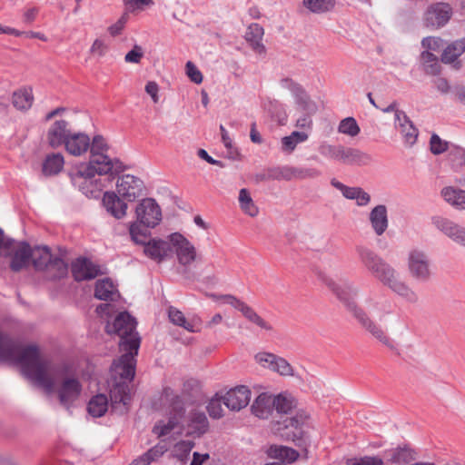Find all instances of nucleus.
<instances>
[{
  "mask_svg": "<svg viewBox=\"0 0 465 465\" xmlns=\"http://www.w3.org/2000/svg\"><path fill=\"white\" fill-rule=\"evenodd\" d=\"M79 167L84 169L85 175H114L124 170V163L117 158H112L106 154L91 155L86 163H82Z\"/></svg>",
  "mask_w": 465,
  "mask_h": 465,
  "instance_id": "obj_7",
  "label": "nucleus"
},
{
  "mask_svg": "<svg viewBox=\"0 0 465 465\" xmlns=\"http://www.w3.org/2000/svg\"><path fill=\"white\" fill-rule=\"evenodd\" d=\"M0 361L19 365L22 373L46 393L55 391L60 403L67 409L80 397L79 380L66 374L63 366L53 363L35 345H22L0 336Z\"/></svg>",
  "mask_w": 465,
  "mask_h": 465,
  "instance_id": "obj_1",
  "label": "nucleus"
},
{
  "mask_svg": "<svg viewBox=\"0 0 465 465\" xmlns=\"http://www.w3.org/2000/svg\"><path fill=\"white\" fill-rule=\"evenodd\" d=\"M285 84L291 89L292 93L295 96L297 109L307 115L313 114L316 110V104L309 98L305 91L302 86L290 80H285Z\"/></svg>",
  "mask_w": 465,
  "mask_h": 465,
  "instance_id": "obj_25",
  "label": "nucleus"
},
{
  "mask_svg": "<svg viewBox=\"0 0 465 465\" xmlns=\"http://www.w3.org/2000/svg\"><path fill=\"white\" fill-rule=\"evenodd\" d=\"M423 70L427 74L437 75L440 73L441 66L437 56L430 51H424L420 54Z\"/></svg>",
  "mask_w": 465,
  "mask_h": 465,
  "instance_id": "obj_41",
  "label": "nucleus"
},
{
  "mask_svg": "<svg viewBox=\"0 0 465 465\" xmlns=\"http://www.w3.org/2000/svg\"><path fill=\"white\" fill-rule=\"evenodd\" d=\"M68 127L69 123L64 120H57L51 124L47 131L46 139L52 148L55 149L65 144L71 134Z\"/></svg>",
  "mask_w": 465,
  "mask_h": 465,
  "instance_id": "obj_23",
  "label": "nucleus"
},
{
  "mask_svg": "<svg viewBox=\"0 0 465 465\" xmlns=\"http://www.w3.org/2000/svg\"><path fill=\"white\" fill-rule=\"evenodd\" d=\"M407 265L411 277L417 282H426L432 276L429 256L420 250L413 249L409 252Z\"/></svg>",
  "mask_w": 465,
  "mask_h": 465,
  "instance_id": "obj_8",
  "label": "nucleus"
},
{
  "mask_svg": "<svg viewBox=\"0 0 465 465\" xmlns=\"http://www.w3.org/2000/svg\"><path fill=\"white\" fill-rule=\"evenodd\" d=\"M239 205L241 210L247 215L251 217H255L259 213V209L254 203L250 192L242 188L239 192L238 196Z\"/></svg>",
  "mask_w": 465,
  "mask_h": 465,
  "instance_id": "obj_39",
  "label": "nucleus"
},
{
  "mask_svg": "<svg viewBox=\"0 0 465 465\" xmlns=\"http://www.w3.org/2000/svg\"><path fill=\"white\" fill-rule=\"evenodd\" d=\"M127 21H128L127 15L126 14L122 15L121 17L114 24H113L112 25H110L107 28L109 35L113 37L120 35L122 34V32L124 31Z\"/></svg>",
  "mask_w": 465,
  "mask_h": 465,
  "instance_id": "obj_57",
  "label": "nucleus"
},
{
  "mask_svg": "<svg viewBox=\"0 0 465 465\" xmlns=\"http://www.w3.org/2000/svg\"><path fill=\"white\" fill-rule=\"evenodd\" d=\"M90 153L91 155L106 154L109 150V144L105 138L100 134L94 135L90 139Z\"/></svg>",
  "mask_w": 465,
  "mask_h": 465,
  "instance_id": "obj_49",
  "label": "nucleus"
},
{
  "mask_svg": "<svg viewBox=\"0 0 465 465\" xmlns=\"http://www.w3.org/2000/svg\"><path fill=\"white\" fill-rule=\"evenodd\" d=\"M321 175V172L316 168H297L294 167V179L316 178Z\"/></svg>",
  "mask_w": 465,
  "mask_h": 465,
  "instance_id": "obj_58",
  "label": "nucleus"
},
{
  "mask_svg": "<svg viewBox=\"0 0 465 465\" xmlns=\"http://www.w3.org/2000/svg\"><path fill=\"white\" fill-rule=\"evenodd\" d=\"M256 361L263 367L279 373L282 376H292L293 368L283 358L278 357L272 353L261 352L255 356Z\"/></svg>",
  "mask_w": 465,
  "mask_h": 465,
  "instance_id": "obj_21",
  "label": "nucleus"
},
{
  "mask_svg": "<svg viewBox=\"0 0 465 465\" xmlns=\"http://www.w3.org/2000/svg\"><path fill=\"white\" fill-rule=\"evenodd\" d=\"M452 9L447 3L431 5L424 14V25L431 29L445 25L450 19Z\"/></svg>",
  "mask_w": 465,
  "mask_h": 465,
  "instance_id": "obj_17",
  "label": "nucleus"
},
{
  "mask_svg": "<svg viewBox=\"0 0 465 465\" xmlns=\"http://www.w3.org/2000/svg\"><path fill=\"white\" fill-rule=\"evenodd\" d=\"M326 284L336 294L338 299L344 303L348 311L367 332L382 344L389 347L391 346V340L385 330L373 321L368 312L355 302V298L359 294V288L357 286L351 282L338 285L331 280L326 281Z\"/></svg>",
  "mask_w": 465,
  "mask_h": 465,
  "instance_id": "obj_4",
  "label": "nucleus"
},
{
  "mask_svg": "<svg viewBox=\"0 0 465 465\" xmlns=\"http://www.w3.org/2000/svg\"><path fill=\"white\" fill-rule=\"evenodd\" d=\"M357 251L361 262L382 285L408 302H418L419 297L416 292L410 287L391 264L371 249L359 247Z\"/></svg>",
  "mask_w": 465,
  "mask_h": 465,
  "instance_id": "obj_3",
  "label": "nucleus"
},
{
  "mask_svg": "<svg viewBox=\"0 0 465 465\" xmlns=\"http://www.w3.org/2000/svg\"><path fill=\"white\" fill-rule=\"evenodd\" d=\"M209 422L204 412L193 410L190 411L186 424L183 425V430L186 436L193 438H200L207 432Z\"/></svg>",
  "mask_w": 465,
  "mask_h": 465,
  "instance_id": "obj_19",
  "label": "nucleus"
},
{
  "mask_svg": "<svg viewBox=\"0 0 465 465\" xmlns=\"http://www.w3.org/2000/svg\"><path fill=\"white\" fill-rule=\"evenodd\" d=\"M337 163L345 165H368L372 162L371 156L357 148L347 147L341 144Z\"/></svg>",
  "mask_w": 465,
  "mask_h": 465,
  "instance_id": "obj_22",
  "label": "nucleus"
},
{
  "mask_svg": "<svg viewBox=\"0 0 465 465\" xmlns=\"http://www.w3.org/2000/svg\"><path fill=\"white\" fill-rule=\"evenodd\" d=\"M135 216L140 224L153 228L162 220V211L155 200L144 198L136 205Z\"/></svg>",
  "mask_w": 465,
  "mask_h": 465,
  "instance_id": "obj_12",
  "label": "nucleus"
},
{
  "mask_svg": "<svg viewBox=\"0 0 465 465\" xmlns=\"http://www.w3.org/2000/svg\"><path fill=\"white\" fill-rule=\"evenodd\" d=\"M465 51V39L458 40L449 45L443 51L441 62L444 64L454 63Z\"/></svg>",
  "mask_w": 465,
  "mask_h": 465,
  "instance_id": "obj_37",
  "label": "nucleus"
},
{
  "mask_svg": "<svg viewBox=\"0 0 465 465\" xmlns=\"http://www.w3.org/2000/svg\"><path fill=\"white\" fill-rule=\"evenodd\" d=\"M185 69L186 74L192 82L197 84L203 82V74L193 62L188 61L185 64Z\"/></svg>",
  "mask_w": 465,
  "mask_h": 465,
  "instance_id": "obj_59",
  "label": "nucleus"
},
{
  "mask_svg": "<svg viewBox=\"0 0 465 465\" xmlns=\"http://www.w3.org/2000/svg\"><path fill=\"white\" fill-rule=\"evenodd\" d=\"M34 103V94L31 87H23L14 92L12 95L13 105L21 111L30 109Z\"/></svg>",
  "mask_w": 465,
  "mask_h": 465,
  "instance_id": "obj_35",
  "label": "nucleus"
},
{
  "mask_svg": "<svg viewBox=\"0 0 465 465\" xmlns=\"http://www.w3.org/2000/svg\"><path fill=\"white\" fill-rule=\"evenodd\" d=\"M309 135L305 132L294 131L290 135L282 138V150L284 153H292L297 144L307 141Z\"/></svg>",
  "mask_w": 465,
  "mask_h": 465,
  "instance_id": "obj_40",
  "label": "nucleus"
},
{
  "mask_svg": "<svg viewBox=\"0 0 465 465\" xmlns=\"http://www.w3.org/2000/svg\"><path fill=\"white\" fill-rule=\"evenodd\" d=\"M166 450L167 448L164 444H157L143 454L146 456V458H148L149 461L152 463L157 460L160 457H162Z\"/></svg>",
  "mask_w": 465,
  "mask_h": 465,
  "instance_id": "obj_61",
  "label": "nucleus"
},
{
  "mask_svg": "<svg viewBox=\"0 0 465 465\" xmlns=\"http://www.w3.org/2000/svg\"><path fill=\"white\" fill-rule=\"evenodd\" d=\"M271 455L275 459L282 460L288 463L295 461L299 457L297 450L284 446L272 448Z\"/></svg>",
  "mask_w": 465,
  "mask_h": 465,
  "instance_id": "obj_45",
  "label": "nucleus"
},
{
  "mask_svg": "<svg viewBox=\"0 0 465 465\" xmlns=\"http://www.w3.org/2000/svg\"><path fill=\"white\" fill-rule=\"evenodd\" d=\"M272 400L274 401L273 409H275L278 413L287 414L296 406L295 400L292 396L278 394L272 397Z\"/></svg>",
  "mask_w": 465,
  "mask_h": 465,
  "instance_id": "obj_42",
  "label": "nucleus"
},
{
  "mask_svg": "<svg viewBox=\"0 0 465 465\" xmlns=\"http://www.w3.org/2000/svg\"><path fill=\"white\" fill-rule=\"evenodd\" d=\"M168 316L170 321L180 327L184 328L188 331L197 332L201 330V321L198 318L187 320L183 313L174 307H170L168 310Z\"/></svg>",
  "mask_w": 465,
  "mask_h": 465,
  "instance_id": "obj_32",
  "label": "nucleus"
},
{
  "mask_svg": "<svg viewBox=\"0 0 465 465\" xmlns=\"http://www.w3.org/2000/svg\"><path fill=\"white\" fill-rule=\"evenodd\" d=\"M268 178L272 180L291 181L294 179V167L282 166L270 169L268 171Z\"/></svg>",
  "mask_w": 465,
  "mask_h": 465,
  "instance_id": "obj_48",
  "label": "nucleus"
},
{
  "mask_svg": "<svg viewBox=\"0 0 465 465\" xmlns=\"http://www.w3.org/2000/svg\"><path fill=\"white\" fill-rule=\"evenodd\" d=\"M395 126L401 134L406 143L411 145L416 142L418 130L413 126L404 112H396Z\"/></svg>",
  "mask_w": 465,
  "mask_h": 465,
  "instance_id": "obj_28",
  "label": "nucleus"
},
{
  "mask_svg": "<svg viewBox=\"0 0 465 465\" xmlns=\"http://www.w3.org/2000/svg\"><path fill=\"white\" fill-rule=\"evenodd\" d=\"M416 458L415 452L408 448L395 449L391 452L389 460L397 464H407L414 460Z\"/></svg>",
  "mask_w": 465,
  "mask_h": 465,
  "instance_id": "obj_43",
  "label": "nucleus"
},
{
  "mask_svg": "<svg viewBox=\"0 0 465 465\" xmlns=\"http://www.w3.org/2000/svg\"><path fill=\"white\" fill-rule=\"evenodd\" d=\"M145 92L151 96L153 103L159 102V85L154 81H149L145 85Z\"/></svg>",
  "mask_w": 465,
  "mask_h": 465,
  "instance_id": "obj_64",
  "label": "nucleus"
},
{
  "mask_svg": "<svg viewBox=\"0 0 465 465\" xmlns=\"http://www.w3.org/2000/svg\"><path fill=\"white\" fill-rule=\"evenodd\" d=\"M331 183L333 187L340 190L343 196L347 199L355 200L357 193H359L361 188L360 187H349L345 184L341 183V182L337 181L336 179H332L331 181Z\"/></svg>",
  "mask_w": 465,
  "mask_h": 465,
  "instance_id": "obj_54",
  "label": "nucleus"
},
{
  "mask_svg": "<svg viewBox=\"0 0 465 465\" xmlns=\"http://www.w3.org/2000/svg\"><path fill=\"white\" fill-rule=\"evenodd\" d=\"M129 232L134 242L144 245L145 255L153 260L161 262L171 252L169 240L152 239L147 242V231L141 229L137 223L130 224Z\"/></svg>",
  "mask_w": 465,
  "mask_h": 465,
  "instance_id": "obj_6",
  "label": "nucleus"
},
{
  "mask_svg": "<svg viewBox=\"0 0 465 465\" xmlns=\"http://www.w3.org/2000/svg\"><path fill=\"white\" fill-rule=\"evenodd\" d=\"M369 220L374 232L381 236L389 226L387 208L383 204L375 206L370 213Z\"/></svg>",
  "mask_w": 465,
  "mask_h": 465,
  "instance_id": "obj_29",
  "label": "nucleus"
},
{
  "mask_svg": "<svg viewBox=\"0 0 465 465\" xmlns=\"http://www.w3.org/2000/svg\"><path fill=\"white\" fill-rule=\"evenodd\" d=\"M363 303L368 312L382 321L386 315L392 313L390 299L381 291H371L364 298Z\"/></svg>",
  "mask_w": 465,
  "mask_h": 465,
  "instance_id": "obj_13",
  "label": "nucleus"
},
{
  "mask_svg": "<svg viewBox=\"0 0 465 465\" xmlns=\"http://www.w3.org/2000/svg\"><path fill=\"white\" fill-rule=\"evenodd\" d=\"M64 146L69 154L80 157L89 151L90 137L84 133H71Z\"/></svg>",
  "mask_w": 465,
  "mask_h": 465,
  "instance_id": "obj_24",
  "label": "nucleus"
},
{
  "mask_svg": "<svg viewBox=\"0 0 465 465\" xmlns=\"http://www.w3.org/2000/svg\"><path fill=\"white\" fill-rule=\"evenodd\" d=\"M421 45L427 49L426 51H439L443 45V40L440 37L429 36L422 40Z\"/></svg>",
  "mask_w": 465,
  "mask_h": 465,
  "instance_id": "obj_60",
  "label": "nucleus"
},
{
  "mask_svg": "<svg viewBox=\"0 0 465 465\" xmlns=\"http://www.w3.org/2000/svg\"><path fill=\"white\" fill-rule=\"evenodd\" d=\"M223 398H213L207 405V411L210 417L213 419H220L223 415V409L222 407Z\"/></svg>",
  "mask_w": 465,
  "mask_h": 465,
  "instance_id": "obj_55",
  "label": "nucleus"
},
{
  "mask_svg": "<svg viewBox=\"0 0 465 465\" xmlns=\"http://www.w3.org/2000/svg\"><path fill=\"white\" fill-rule=\"evenodd\" d=\"M84 168L78 166L72 174V181L85 196L96 199L104 189V183L100 178L84 174Z\"/></svg>",
  "mask_w": 465,
  "mask_h": 465,
  "instance_id": "obj_14",
  "label": "nucleus"
},
{
  "mask_svg": "<svg viewBox=\"0 0 465 465\" xmlns=\"http://www.w3.org/2000/svg\"><path fill=\"white\" fill-rule=\"evenodd\" d=\"M160 401L163 406L169 410V419L167 420H159L153 428V433L158 438L168 436L173 430L178 429L183 430L180 421L184 415V401L181 396L169 387L163 390L160 396Z\"/></svg>",
  "mask_w": 465,
  "mask_h": 465,
  "instance_id": "obj_5",
  "label": "nucleus"
},
{
  "mask_svg": "<svg viewBox=\"0 0 465 465\" xmlns=\"http://www.w3.org/2000/svg\"><path fill=\"white\" fill-rule=\"evenodd\" d=\"M194 447V442L192 440H181L173 447V455L182 462L188 460L191 450Z\"/></svg>",
  "mask_w": 465,
  "mask_h": 465,
  "instance_id": "obj_47",
  "label": "nucleus"
},
{
  "mask_svg": "<svg viewBox=\"0 0 465 465\" xmlns=\"http://www.w3.org/2000/svg\"><path fill=\"white\" fill-rule=\"evenodd\" d=\"M144 55L143 49L141 45H134L133 49L124 55L126 64H139Z\"/></svg>",
  "mask_w": 465,
  "mask_h": 465,
  "instance_id": "obj_56",
  "label": "nucleus"
},
{
  "mask_svg": "<svg viewBox=\"0 0 465 465\" xmlns=\"http://www.w3.org/2000/svg\"><path fill=\"white\" fill-rule=\"evenodd\" d=\"M352 465H383V460L376 456H365L356 460Z\"/></svg>",
  "mask_w": 465,
  "mask_h": 465,
  "instance_id": "obj_63",
  "label": "nucleus"
},
{
  "mask_svg": "<svg viewBox=\"0 0 465 465\" xmlns=\"http://www.w3.org/2000/svg\"><path fill=\"white\" fill-rule=\"evenodd\" d=\"M31 260L36 270L42 271L54 267L57 268L61 274L66 272V266L64 261L58 257H53L47 247L31 249Z\"/></svg>",
  "mask_w": 465,
  "mask_h": 465,
  "instance_id": "obj_16",
  "label": "nucleus"
},
{
  "mask_svg": "<svg viewBox=\"0 0 465 465\" xmlns=\"http://www.w3.org/2000/svg\"><path fill=\"white\" fill-rule=\"evenodd\" d=\"M444 201L458 210H465V190L446 186L440 192Z\"/></svg>",
  "mask_w": 465,
  "mask_h": 465,
  "instance_id": "obj_34",
  "label": "nucleus"
},
{
  "mask_svg": "<svg viewBox=\"0 0 465 465\" xmlns=\"http://www.w3.org/2000/svg\"><path fill=\"white\" fill-rule=\"evenodd\" d=\"M360 126L353 117L342 119L338 126V132L351 137H355L360 134Z\"/></svg>",
  "mask_w": 465,
  "mask_h": 465,
  "instance_id": "obj_46",
  "label": "nucleus"
},
{
  "mask_svg": "<svg viewBox=\"0 0 465 465\" xmlns=\"http://www.w3.org/2000/svg\"><path fill=\"white\" fill-rule=\"evenodd\" d=\"M154 5L153 0H124L125 13H137Z\"/></svg>",
  "mask_w": 465,
  "mask_h": 465,
  "instance_id": "obj_51",
  "label": "nucleus"
},
{
  "mask_svg": "<svg viewBox=\"0 0 465 465\" xmlns=\"http://www.w3.org/2000/svg\"><path fill=\"white\" fill-rule=\"evenodd\" d=\"M263 35V28L256 23L250 25L245 34V40L249 43L252 49L259 55H264L266 53V48L262 42Z\"/></svg>",
  "mask_w": 465,
  "mask_h": 465,
  "instance_id": "obj_30",
  "label": "nucleus"
},
{
  "mask_svg": "<svg viewBox=\"0 0 465 465\" xmlns=\"http://www.w3.org/2000/svg\"><path fill=\"white\" fill-rule=\"evenodd\" d=\"M109 49L110 46L108 42L104 38L98 37L94 40L93 44L90 46L89 52L91 55L102 58L107 54Z\"/></svg>",
  "mask_w": 465,
  "mask_h": 465,
  "instance_id": "obj_50",
  "label": "nucleus"
},
{
  "mask_svg": "<svg viewBox=\"0 0 465 465\" xmlns=\"http://www.w3.org/2000/svg\"><path fill=\"white\" fill-rule=\"evenodd\" d=\"M272 396L261 393L251 406L252 413L259 419H268L273 411Z\"/></svg>",
  "mask_w": 465,
  "mask_h": 465,
  "instance_id": "obj_31",
  "label": "nucleus"
},
{
  "mask_svg": "<svg viewBox=\"0 0 465 465\" xmlns=\"http://www.w3.org/2000/svg\"><path fill=\"white\" fill-rule=\"evenodd\" d=\"M64 164V158L60 153H53L46 155L42 171L45 175L51 176L59 173Z\"/></svg>",
  "mask_w": 465,
  "mask_h": 465,
  "instance_id": "obj_36",
  "label": "nucleus"
},
{
  "mask_svg": "<svg viewBox=\"0 0 465 465\" xmlns=\"http://www.w3.org/2000/svg\"><path fill=\"white\" fill-rule=\"evenodd\" d=\"M99 272V267L85 258H79L72 263V273L76 281L94 279Z\"/></svg>",
  "mask_w": 465,
  "mask_h": 465,
  "instance_id": "obj_26",
  "label": "nucleus"
},
{
  "mask_svg": "<svg viewBox=\"0 0 465 465\" xmlns=\"http://www.w3.org/2000/svg\"><path fill=\"white\" fill-rule=\"evenodd\" d=\"M136 321L128 312H121L112 324H107L106 331L115 333L121 338L120 347L125 351L114 361L108 381L109 394L113 408L122 404L126 406L131 401L129 383L135 374V356L140 347V338L135 331Z\"/></svg>",
  "mask_w": 465,
  "mask_h": 465,
  "instance_id": "obj_2",
  "label": "nucleus"
},
{
  "mask_svg": "<svg viewBox=\"0 0 465 465\" xmlns=\"http://www.w3.org/2000/svg\"><path fill=\"white\" fill-rule=\"evenodd\" d=\"M307 420L308 416L306 413L299 411L293 417L285 418L282 421L274 422L272 430L281 437L294 441L302 438V429Z\"/></svg>",
  "mask_w": 465,
  "mask_h": 465,
  "instance_id": "obj_9",
  "label": "nucleus"
},
{
  "mask_svg": "<svg viewBox=\"0 0 465 465\" xmlns=\"http://www.w3.org/2000/svg\"><path fill=\"white\" fill-rule=\"evenodd\" d=\"M430 150L434 154L441 153L447 150V143L437 134H433L430 138Z\"/></svg>",
  "mask_w": 465,
  "mask_h": 465,
  "instance_id": "obj_62",
  "label": "nucleus"
},
{
  "mask_svg": "<svg viewBox=\"0 0 465 465\" xmlns=\"http://www.w3.org/2000/svg\"><path fill=\"white\" fill-rule=\"evenodd\" d=\"M252 392L247 386H236L223 396V403L231 411H239L249 404Z\"/></svg>",
  "mask_w": 465,
  "mask_h": 465,
  "instance_id": "obj_18",
  "label": "nucleus"
},
{
  "mask_svg": "<svg viewBox=\"0 0 465 465\" xmlns=\"http://www.w3.org/2000/svg\"><path fill=\"white\" fill-rule=\"evenodd\" d=\"M341 144H331L328 143H322L319 146V153L324 158L331 160V161H337L338 153L340 150Z\"/></svg>",
  "mask_w": 465,
  "mask_h": 465,
  "instance_id": "obj_53",
  "label": "nucleus"
},
{
  "mask_svg": "<svg viewBox=\"0 0 465 465\" xmlns=\"http://www.w3.org/2000/svg\"><path fill=\"white\" fill-rule=\"evenodd\" d=\"M120 296L111 279L98 280L95 283L94 297L103 301H115Z\"/></svg>",
  "mask_w": 465,
  "mask_h": 465,
  "instance_id": "obj_33",
  "label": "nucleus"
},
{
  "mask_svg": "<svg viewBox=\"0 0 465 465\" xmlns=\"http://www.w3.org/2000/svg\"><path fill=\"white\" fill-rule=\"evenodd\" d=\"M103 204L106 211L116 219H122L126 215L127 203L114 192H105L104 193Z\"/></svg>",
  "mask_w": 465,
  "mask_h": 465,
  "instance_id": "obj_27",
  "label": "nucleus"
},
{
  "mask_svg": "<svg viewBox=\"0 0 465 465\" xmlns=\"http://www.w3.org/2000/svg\"><path fill=\"white\" fill-rule=\"evenodd\" d=\"M304 5L313 13H323L332 8V0H303Z\"/></svg>",
  "mask_w": 465,
  "mask_h": 465,
  "instance_id": "obj_52",
  "label": "nucleus"
},
{
  "mask_svg": "<svg viewBox=\"0 0 465 465\" xmlns=\"http://www.w3.org/2000/svg\"><path fill=\"white\" fill-rule=\"evenodd\" d=\"M240 312L248 321L256 324L260 328L267 331H271L272 329V325L264 321L261 316H259L256 312L248 304L244 303Z\"/></svg>",
  "mask_w": 465,
  "mask_h": 465,
  "instance_id": "obj_44",
  "label": "nucleus"
},
{
  "mask_svg": "<svg viewBox=\"0 0 465 465\" xmlns=\"http://www.w3.org/2000/svg\"><path fill=\"white\" fill-rule=\"evenodd\" d=\"M87 410L90 415L94 418L102 417L108 410V400L104 394L94 396L88 403Z\"/></svg>",
  "mask_w": 465,
  "mask_h": 465,
  "instance_id": "obj_38",
  "label": "nucleus"
},
{
  "mask_svg": "<svg viewBox=\"0 0 465 465\" xmlns=\"http://www.w3.org/2000/svg\"><path fill=\"white\" fill-rule=\"evenodd\" d=\"M171 251L173 250L177 261L181 265L187 266L195 262L197 251L194 245L180 232H173L168 236Z\"/></svg>",
  "mask_w": 465,
  "mask_h": 465,
  "instance_id": "obj_11",
  "label": "nucleus"
},
{
  "mask_svg": "<svg viewBox=\"0 0 465 465\" xmlns=\"http://www.w3.org/2000/svg\"><path fill=\"white\" fill-rule=\"evenodd\" d=\"M432 223L435 227L450 238L455 242L465 247V228L454 223L453 221L442 217L435 216L432 218Z\"/></svg>",
  "mask_w": 465,
  "mask_h": 465,
  "instance_id": "obj_20",
  "label": "nucleus"
},
{
  "mask_svg": "<svg viewBox=\"0 0 465 465\" xmlns=\"http://www.w3.org/2000/svg\"><path fill=\"white\" fill-rule=\"evenodd\" d=\"M1 255L10 257L11 270L19 272L26 267L31 260V247L26 242L8 241Z\"/></svg>",
  "mask_w": 465,
  "mask_h": 465,
  "instance_id": "obj_10",
  "label": "nucleus"
},
{
  "mask_svg": "<svg viewBox=\"0 0 465 465\" xmlns=\"http://www.w3.org/2000/svg\"><path fill=\"white\" fill-rule=\"evenodd\" d=\"M143 183L138 177L124 174L118 178L116 183V194L122 199L134 202L143 194Z\"/></svg>",
  "mask_w": 465,
  "mask_h": 465,
  "instance_id": "obj_15",
  "label": "nucleus"
}]
</instances>
